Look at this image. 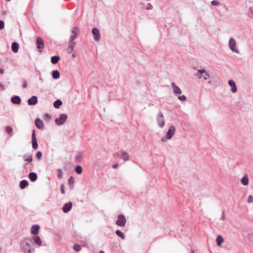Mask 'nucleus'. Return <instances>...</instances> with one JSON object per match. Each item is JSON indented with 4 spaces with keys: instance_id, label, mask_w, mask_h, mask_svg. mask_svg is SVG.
Masks as SVG:
<instances>
[{
    "instance_id": "nucleus-19",
    "label": "nucleus",
    "mask_w": 253,
    "mask_h": 253,
    "mask_svg": "<svg viewBox=\"0 0 253 253\" xmlns=\"http://www.w3.org/2000/svg\"><path fill=\"white\" fill-rule=\"evenodd\" d=\"M228 84L231 87V91L234 93L236 92L237 91V87L234 81L229 80L228 81Z\"/></svg>"
},
{
    "instance_id": "nucleus-43",
    "label": "nucleus",
    "mask_w": 253,
    "mask_h": 253,
    "mask_svg": "<svg viewBox=\"0 0 253 253\" xmlns=\"http://www.w3.org/2000/svg\"><path fill=\"white\" fill-rule=\"evenodd\" d=\"M153 8L152 5L150 3H148L147 4V5L146 6V9L147 10H150L152 9Z\"/></svg>"
},
{
    "instance_id": "nucleus-30",
    "label": "nucleus",
    "mask_w": 253,
    "mask_h": 253,
    "mask_svg": "<svg viewBox=\"0 0 253 253\" xmlns=\"http://www.w3.org/2000/svg\"><path fill=\"white\" fill-rule=\"evenodd\" d=\"M62 102L60 99H57L53 103V106L55 108H58L62 105Z\"/></svg>"
},
{
    "instance_id": "nucleus-28",
    "label": "nucleus",
    "mask_w": 253,
    "mask_h": 253,
    "mask_svg": "<svg viewBox=\"0 0 253 253\" xmlns=\"http://www.w3.org/2000/svg\"><path fill=\"white\" fill-rule=\"evenodd\" d=\"M217 245L219 246L223 242V238L221 235H218L216 239Z\"/></svg>"
},
{
    "instance_id": "nucleus-4",
    "label": "nucleus",
    "mask_w": 253,
    "mask_h": 253,
    "mask_svg": "<svg viewBox=\"0 0 253 253\" xmlns=\"http://www.w3.org/2000/svg\"><path fill=\"white\" fill-rule=\"evenodd\" d=\"M229 47L233 52L238 53L239 50L236 46V42L235 39L231 38L229 41Z\"/></svg>"
},
{
    "instance_id": "nucleus-49",
    "label": "nucleus",
    "mask_w": 253,
    "mask_h": 253,
    "mask_svg": "<svg viewBox=\"0 0 253 253\" xmlns=\"http://www.w3.org/2000/svg\"><path fill=\"white\" fill-rule=\"evenodd\" d=\"M250 16L251 18H253V10H251V12L250 13Z\"/></svg>"
},
{
    "instance_id": "nucleus-51",
    "label": "nucleus",
    "mask_w": 253,
    "mask_h": 253,
    "mask_svg": "<svg viewBox=\"0 0 253 253\" xmlns=\"http://www.w3.org/2000/svg\"><path fill=\"white\" fill-rule=\"evenodd\" d=\"M250 239L251 240L252 239H253V234L251 235L250 236Z\"/></svg>"
},
{
    "instance_id": "nucleus-41",
    "label": "nucleus",
    "mask_w": 253,
    "mask_h": 253,
    "mask_svg": "<svg viewBox=\"0 0 253 253\" xmlns=\"http://www.w3.org/2000/svg\"><path fill=\"white\" fill-rule=\"evenodd\" d=\"M60 190H61V193L62 194H64L65 192L64 190V184H61L60 186Z\"/></svg>"
},
{
    "instance_id": "nucleus-54",
    "label": "nucleus",
    "mask_w": 253,
    "mask_h": 253,
    "mask_svg": "<svg viewBox=\"0 0 253 253\" xmlns=\"http://www.w3.org/2000/svg\"><path fill=\"white\" fill-rule=\"evenodd\" d=\"M99 253H105V252L103 251H100Z\"/></svg>"
},
{
    "instance_id": "nucleus-29",
    "label": "nucleus",
    "mask_w": 253,
    "mask_h": 253,
    "mask_svg": "<svg viewBox=\"0 0 253 253\" xmlns=\"http://www.w3.org/2000/svg\"><path fill=\"white\" fill-rule=\"evenodd\" d=\"M52 76L54 79H57L60 77V73L58 70H54L52 73Z\"/></svg>"
},
{
    "instance_id": "nucleus-44",
    "label": "nucleus",
    "mask_w": 253,
    "mask_h": 253,
    "mask_svg": "<svg viewBox=\"0 0 253 253\" xmlns=\"http://www.w3.org/2000/svg\"><path fill=\"white\" fill-rule=\"evenodd\" d=\"M4 27V23L3 21L0 20V30H2Z\"/></svg>"
},
{
    "instance_id": "nucleus-2",
    "label": "nucleus",
    "mask_w": 253,
    "mask_h": 253,
    "mask_svg": "<svg viewBox=\"0 0 253 253\" xmlns=\"http://www.w3.org/2000/svg\"><path fill=\"white\" fill-rule=\"evenodd\" d=\"M195 76L201 79L203 78L205 80H207L210 76L209 71H206L204 68L199 69L195 74Z\"/></svg>"
},
{
    "instance_id": "nucleus-14",
    "label": "nucleus",
    "mask_w": 253,
    "mask_h": 253,
    "mask_svg": "<svg viewBox=\"0 0 253 253\" xmlns=\"http://www.w3.org/2000/svg\"><path fill=\"white\" fill-rule=\"evenodd\" d=\"M72 206L73 204L71 202L66 203L62 208L63 212L65 213L69 212L71 210Z\"/></svg>"
},
{
    "instance_id": "nucleus-34",
    "label": "nucleus",
    "mask_w": 253,
    "mask_h": 253,
    "mask_svg": "<svg viewBox=\"0 0 253 253\" xmlns=\"http://www.w3.org/2000/svg\"><path fill=\"white\" fill-rule=\"evenodd\" d=\"M82 168L81 166L78 165L75 168V171L78 174H81L82 172Z\"/></svg>"
},
{
    "instance_id": "nucleus-6",
    "label": "nucleus",
    "mask_w": 253,
    "mask_h": 253,
    "mask_svg": "<svg viewBox=\"0 0 253 253\" xmlns=\"http://www.w3.org/2000/svg\"><path fill=\"white\" fill-rule=\"evenodd\" d=\"M157 122L159 127L162 128L165 125L164 115L161 112H159L156 117Z\"/></svg>"
},
{
    "instance_id": "nucleus-45",
    "label": "nucleus",
    "mask_w": 253,
    "mask_h": 253,
    "mask_svg": "<svg viewBox=\"0 0 253 253\" xmlns=\"http://www.w3.org/2000/svg\"><path fill=\"white\" fill-rule=\"evenodd\" d=\"M0 90L1 91L4 90V86L1 82H0Z\"/></svg>"
},
{
    "instance_id": "nucleus-40",
    "label": "nucleus",
    "mask_w": 253,
    "mask_h": 253,
    "mask_svg": "<svg viewBox=\"0 0 253 253\" xmlns=\"http://www.w3.org/2000/svg\"><path fill=\"white\" fill-rule=\"evenodd\" d=\"M5 131L6 133L9 134L12 132V129L11 127L8 126L6 127Z\"/></svg>"
},
{
    "instance_id": "nucleus-39",
    "label": "nucleus",
    "mask_w": 253,
    "mask_h": 253,
    "mask_svg": "<svg viewBox=\"0 0 253 253\" xmlns=\"http://www.w3.org/2000/svg\"><path fill=\"white\" fill-rule=\"evenodd\" d=\"M211 4L212 5L217 6V5H219L220 4V2L218 0H213L211 2Z\"/></svg>"
},
{
    "instance_id": "nucleus-7",
    "label": "nucleus",
    "mask_w": 253,
    "mask_h": 253,
    "mask_svg": "<svg viewBox=\"0 0 253 253\" xmlns=\"http://www.w3.org/2000/svg\"><path fill=\"white\" fill-rule=\"evenodd\" d=\"M67 119V115L65 114H62L60 116V117L56 118L55 120V122L59 126L63 125Z\"/></svg>"
},
{
    "instance_id": "nucleus-55",
    "label": "nucleus",
    "mask_w": 253,
    "mask_h": 253,
    "mask_svg": "<svg viewBox=\"0 0 253 253\" xmlns=\"http://www.w3.org/2000/svg\"><path fill=\"white\" fill-rule=\"evenodd\" d=\"M45 116H46V117H49V115H48V114H46V115H45Z\"/></svg>"
},
{
    "instance_id": "nucleus-1",
    "label": "nucleus",
    "mask_w": 253,
    "mask_h": 253,
    "mask_svg": "<svg viewBox=\"0 0 253 253\" xmlns=\"http://www.w3.org/2000/svg\"><path fill=\"white\" fill-rule=\"evenodd\" d=\"M20 250L22 253H34L35 249L33 240L30 238L24 239L20 243Z\"/></svg>"
},
{
    "instance_id": "nucleus-26",
    "label": "nucleus",
    "mask_w": 253,
    "mask_h": 253,
    "mask_svg": "<svg viewBox=\"0 0 253 253\" xmlns=\"http://www.w3.org/2000/svg\"><path fill=\"white\" fill-rule=\"evenodd\" d=\"M83 154L81 152H78L77 155L76 156L75 158V161L77 163L80 162L82 157H83Z\"/></svg>"
},
{
    "instance_id": "nucleus-47",
    "label": "nucleus",
    "mask_w": 253,
    "mask_h": 253,
    "mask_svg": "<svg viewBox=\"0 0 253 253\" xmlns=\"http://www.w3.org/2000/svg\"><path fill=\"white\" fill-rule=\"evenodd\" d=\"M118 164H115L113 165L112 168H113V169H115L118 167Z\"/></svg>"
},
{
    "instance_id": "nucleus-13",
    "label": "nucleus",
    "mask_w": 253,
    "mask_h": 253,
    "mask_svg": "<svg viewBox=\"0 0 253 253\" xmlns=\"http://www.w3.org/2000/svg\"><path fill=\"white\" fill-rule=\"evenodd\" d=\"M171 86L173 92L176 96L180 95L181 94V90L180 88L177 86L174 82H172L171 84Z\"/></svg>"
},
{
    "instance_id": "nucleus-12",
    "label": "nucleus",
    "mask_w": 253,
    "mask_h": 253,
    "mask_svg": "<svg viewBox=\"0 0 253 253\" xmlns=\"http://www.w3.org/2000/svg\"><path fill=\"white\" fill-rule=\"evenodd\" d=\"M37 47L41 51L44 47V42L42 39L40 37H37L36 39Z\"/></svg>"
},
{
    "instance_id": "nucleus-46",
    "label": "nucleus",
    "mask_w": 253,
    "mask_h": 253,
    "mask_svg": "<svg viewBox=\"0 0 253 253\" xmlns=\"http://www.w3.org/2000/svg\"><path fill=\"white\" fill-rule=\"evenodd\" d=\"M224 213H225V211H222V216H221V218L223 220H224L225 219V215H224Z\"/></svg>"
},
{
    "instance_id": "nucleus-53",
    "label": "nucleus",
    "mask_w": 253,
    "mask_h": 253,
    "mask_svg": "<svg viewBox=\"0 0 253 253\" xmlns=\"http://www.w3.org/2000/svg\"><path fill=\"white\" fill-rule=\"evenodd\" d=\"M191 253H194V251L193 249H191Z\"/></svg>"
},
{
    "instance_id": "nucleus-56",
    "label": "nucleus",
    "mask_w": 253,
    "mask_h": 253,
    "mask_svg": "<svg viewBox=\"0 0 253 253\" xmlns=\"http://www.w3.org/2000/svg\"><path fill=\"white\" fill-rule=\"evenodd\" d=\"M6 0V1H10L11 0Z\"/></svg>"
},
{
    "instance_id": "nucleus-16",
    "label": "nucleus",
    "mask_w": 253,
    "mask_h": 253,
    "mask_svg": "<svg viewBox=\"0 0 253 253\" xmlns=\"http://www.w3.org/2000/svg\"><path fill=\"white\" fill-rule=\"evenodd\" d=\"M23 160L26 163V164L31 163L33 160L32 156L31 154H26L23 156Z\"/></svg>"
},
{
    "instance_id": "nucleus-42",
    "label": "nucleus",
    "mask_w": 253,
    "mask_h": 253,
    "mask_svg": "<svg viewBox=\"0 0 253 253\" xmlns=\"http://www.w3.org/2000/svg\"><path fill=\"white\" fill-rule=\"evenodd\" d=\"M247 202L249 203H253V196L250 195L249 196Z\"/></svg>"
},
{
    "instance_id": "nucleus-23",
    "label": "nucleus",
    "mask_w": 253,
    "mask_h": 253,
    "mask_svg": "<svg viewBox=\"0 0 253 253\" xmlns=\"http://www.w3.org/2000/svg\"><path fill=\"white\" fill-rule=\"evenodd\" d=\"M76 42L74 41L71 42L69 45L68 47L67 50L68 53H71L75 46L76 45Z\"/></svg>"
},
{
    "instance_id": "nucleus-31",
    "label": "nucleus",
    "mask_w": 253,
    "mask_h": 253,
    "mask_svg": "<svg viewBox=\"0 0 253 253\" xmlns=\"http://www.w3.org/2000/svg\"><path fill=\"white\" fill-rule=\"evenodd\" d=\"M59 59H60L59 56H53L51 58V62L53 64H55L58 62Z\"/></svg>"
},
{
    "instance_id": "nucleus-21",
    "label": "nucleus",
    "mask_w": 253,
    "mask_h": 253,
    "mask_svg": "<svg viewBox=\"0 0 253 253\" xmlns=\"http://www.w3.org/2000/svg\"><path fill=\"white\" fill-rule=\"evenodd\" d=\"M29 178L31 181L34 182L37 179V174L34 172H31L29 174Z\"/></svg>"
},
{
    "instance_id": "nucleus-33",
    "label": "nucleus",
    "mask_w": 253,
    "mask_h": 253,
    "mask_svg": "<svg viewBox=\"0 0 253 253\" xmlns=\"http://www.w3.org/2000/svg\"><path fill=\"white\" fill-rule=\"evenodd\" d=\"M34 240L37 245L40 246L42 244V241L41 240V238L39 236H36L34 238Z\"/></svg>"
},
{
    "instance_id": "nucleus-17",
    "label": "nucleus",
    "mask_w": 253,
    "mask_h": 253,
    "mask_svg": "<svg viewBox=\"0 0 253 253\" xmlns=\"http://www.w3.org/2000/svg\"><path fill=\"white\" fill-rule=\"evenodd\" d=\"M40 227V226L38 224L33 225L31 229V234L35 235H37L39 233Z\"/></svg>"
},
{
    "instance_id": "nucleus-18",
    "label": "nucleus",
    "mask_w": 253,
    "mask_h": 253,
    "mask_svg": "<svg viewBox=\"0 0 253 253\" xmlns=\"http://www.w3.org/2000/svg\"><path fill=\"white\" fill-rule=\"evenodd\" d=\"M35 125L39 129H42L44 127L43 122L39 118H37L35 120Z\"/></svg>"
},
{
    "instance_id": "nucleus-22",
    "label": "nucleus",
    "mask_w": 253,
    "mask_h": 253,
    "mask_svg": "<svg viewBox=\"0 0 253 253\" xmlns=\"http://www.w3.org/2000/svg\"><path fill=\"white\" fill-rule=\"evenodd\" d=\"M11 48L13 52L17 53L19 49V44L17 42H13L11 45Z\"/></svg>"
},
{
    "instance_id": "nucleus-9",
    "label": "nucleus",
    "mask_w": 253,
    "mask_h": 253,
    "mask_svg": "<svg viewBox=\"0 0 253 253\" xmlns=\"http://www.w3.org/2000/svg\"><path fill=\"white\" fill-rule=\"evenodd\" d=\"M175 131V127L173 126H170L169 128L168 131L167 132L166 136V138L167 139H170L173 136Z\"/></svg>"
},
{
    "instance_id": "nucleus-52",
    "label": "nucleus",
    "mask_w": 253,
    "mask_h": 253,
    "mask_svg": "<svg viewBox=\"0 0 253 253\" xmlns=\"http://www.w3.org/2000/svg\"><path fill=\"white\" fill-rule=\"evenodd\" d=\"M72 57H76V53H73V54H72Z\"/></svg>"
},
{
    "instance_id": "nucleus-3",
    "label": "nucleus",
    "mask_w": 253,
    "mask_h": 253,
    "mask_svg": "<svg viewBox=\"0 0 253 253\" xmlns=\"http://www.w3.org/2000/svg\"><path fill=\"white\" fill-rule=\"evenodd\" d=\"M115 156L124 160L125 161H127L129 159L128 153L125 151H119L115 154Z\"/></svg>"
},
{
    "instance_id": "nucleus-36",
    "label": "nucleus",
    "mask_w": 253,
    "mask_h": 253,
    "mask_svg": "<svg viewBox=\"0 0 253 253\" xmlns=\"http://www.w3.org/2000/svg\"><path fill=\"white\" fill-rule=\"evenodd\" d=\"M177 96L178 99L181 101H184L186 100V97L184 95H177Z\"/></svg>"
},
{
    "instance_id": "nucleus-35",
    "label": "nucleus",
    "mask_w": 253,
    "mask_h": 253,
    "mask_svg": "<svg viewBox=\"0 0 253 253\" xmlns=\"http://www.w3.org/2000/svg\"><path fill=\"white\" fill-rule=\"evenodd\" d=\"M73 249L76 252H78L81 250V247L78 244H75L74 246Z\"/></svg>"
},
{
    "instance_id": "nucleus-37",
    "label": "nucleus",
    "mask_w": 253,
    "mask_h": 253,
    "mask_svg": "<svg viewBox=\"0 0 253 253\" xmlns=\"http://www.w3.org/2000/svg\"><path fill=\"white\" fill-rule=\"evenodd\" d=\"M36 158L39 161L41 160L42 157V153L41 151H38L36 154Z\"/></svg>"
},
{
    "instance_id": "nucleus-32",
    "label": "nucleus",
    "mask_w": 253,
    "mask_h": 253,
    "mask_svg": "<svg viewBox=\"0 0 253 253\" xmlns=\"http://www.w3.org/2000/svg\"><path fill=\"white\" fill-rule=\"evenodd\" d=\"M116 234L119 237H120L122 239H125V236L124 233L120 230H117L116 231Z\"/></svg>"
},
{
    "instance_id": "nucleus-50",
    "label": "nucleus",
    "mask_w": 253,
    "mask_h": 253,
    "mask_svg": "<svg viewBox=\"0 0 253 253\" xmlns=\"http://www.w3.org/2000/svg\"><path fill=\"white\" fill-rule=\"evenodd\" d=\"M4 73V70L2 68H0V74H3Z\"/></svg>"
},
{
    "instance_id": "nucleus-11",
    "label": "nucleus",
    "mask_w": 253,
    "mask_h": 253,
    "mask_svg": "<svg viewBox=\"0 0 253 253\" xmlns=\"http://www.w3.org/2000/svg\"><path fill=\"white\" fill-rule=\"evenodd\" d=\"M92 33L93 35L94 40L96 42H98L100 39V34L99 30L96 28H93L92 29Z\"/></svg>"
},
{
    "instance_id": "nucleus-25",
    "label": "nucleus",
    "mask_w": 253,
    "mask_h": 253,
    "mask_svg": "<svg viewBox=\"0 0 253 253\" xmlns=\"http://www.w3.org/2000/svg\"><path fill=\"white\" fill-rule=\"evenodd\" d=\"M242 184L245 186L247 185L249 183V178L248 175L246 174L244 175L241 179Z\"/></svg>"
},
{
    "instance_id": "nucleus-15",
    "label": "nucleus",
    "mask_w": 253,
    "mask_h": 253,
    "mask_svg": "<svg viewBox=\"0 0 253 253\" xmlns=\"http://www.w3.org/2000/svg\"><path fill=\"white\" fill-rule=\"evenodd\" d=\"M38 98L36 96H33L28 100V104L29 105H34L37 103Z\"/></svg>"
},
{
    "instance_id": "nucleus-48",
    "label": "nucleus",
    "mask_w": 253,
    "mask_h": 253,
    "mask_svg": "<svg viewBox=\"0 0 253 253\" xmlns=\"http://www.w3.org/2000/svg\"><path fill=\"white\" fill-rule=\"evenodd\" d=\"M27 83H26V82H24V83L23 84V87L26 88V87H27Z\"/></svg>"
},
{
    "instance_id": "nucleus-27",
    "label": "nucleus",
    "mask_w": 253,
    "mask_h": 253,
    "mask_svg": "<svg viewBox=\"0 0 253 253\" xmlns=\"http://www.w3.org/2000/svg\"><path fill=\"white\" fill-rule=\"evenodd\" d=\"M28 185V182L26 180H22L20 182L19 186L22 189H25Z\"/></svg>"
},
{
    "instance_id": "nucleus-8",
    "label": "nucleus",
    "mask_w": 253,
    "mask_h": 253,
    "mask_svg": "<svg viewBox=\"0 0 253 253\" xmlns=\"http://www.w3.org/2000/svg\"><path fill=\"white\" fill-rule=\"evenodd\" d=\"M71 32L72 35L70 38V42L73 41L78 37L80 32L79 28L78 27H74L72 28Z\"/></svg>"
},
{
    "instance_id": "nucleus-24",
    "label": "nucleus",
    "mask_w": 253,
    "mask_h": 253,
    "mask_svg": "<svg viewBox=\"0 0 253 253\" xmlns=\"http://www.w3.org/2000/svg\"><path fill=\"white\" fill-rule=\"evenodd\" d=\"M68 185L71 189H73L74 187V179L72 176H70L68 180Z\"/></svg>"
},
{
    "instance_id": "nucleus-5",
    "label": "nucleus",
    "mask_w": 253,
    "mask_h": 253,
    "mask_svg": "<svg viewBox=\"0 0 253 253\" xmlns=\"http://www.w3.org/2000/svg\"><path fill=\"white\" fill-rule=\"evenodd\" d=\"M126 220L125 216L123 214H119L118 216V219L116 222V224L122 227L125 226Z\"/></svg>"
},
{
    "instance_id": "nucleus-20",
    "label": "nucleus",
    "mask_w": 253,
    "mask_h": 253,
    "mask_svg": "<svg viewBox=\"0 0 253 253\" xmlns=\"http://www.w3.org/2000/svg\"><path fill=\"white\" fill-rule=\"evenodd\" d=\"M11 102L15 104H20L21 100L19 96L15 95L11 98Z\"/></svg>"
},
{
    "instance_id": "nucleus-38",
    "label": "nucleus",
    "mask_w": 253,
    "mask_h": 253,
    "mask_svg": "<svg viewBox=\"0 0 253 253\" xmlns=\"http://www.w3.org/2000/svg\"><path fill=\"white\" fill-rule=\"evenodd\" d=\"M58 178H61L63 177V172L61 169H58Z\"/></svg>"
},
{
    "instance_id": "nucleus-10",
    "label": "nucleus",
    "mask_w": 253,
    "mask_h": 253,
    "mask_svg": "<svg viewBox=\"0 0 253 253\" xmlns=\"http://www.w3.org/2000/svg\"><path fill=\"white\" fill-rule=\"evenodd\" d=\"M32 148L34 150L37 149L38 147V144L37 142V140L35 134V130L34 129L32 131Z\"/></svg>"
}]
</instances>
